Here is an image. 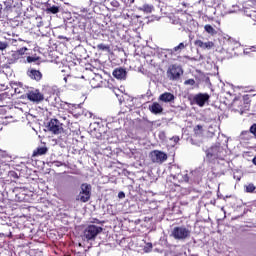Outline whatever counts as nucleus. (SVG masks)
Listing matches in <instances>:
<instances>
[{"mask_svg":"<svg viewBox=\"0 0 256 256\" xmlns=\"http://www.w3.org/2000/svg\"><path fill=\"white\" fill-rule=\"evenodd\" d=\"M184 85H190L191 87H193V85H195V79H188L184 82Z\"/></svg>","mask_w":256,"mask_h":256,"instance_id":"obj_29","label":"nucleus"},{"mask_svg":"<svg viewBox=\"0 0 256 256\" xmlns=\"http://www.w3.org/2000/svg\"><path fill=\"white\" fill-rule=\"evenodd\" d=\"M170 140L173 141L175 145H177V143L180 141V138L179 136H173Z\"/></svg>","mask_w":256,"mask_h":256,"instance_id":"obj_33","label":"nucleus"},{"mask_svg":"<svg viewBox=\"0 0 256 256\" xmlns=\"http://www.w3.org/2000/svg\"><path fill=\"white\" fill-rule=\"evenodd\" d=\"M150 158L152 163H165V161L167 160V153L161 150H153L150 153Z\"/></svg>","mask_w":256,"mask_h":256,"instance_id":"obj_8","label":"nucleus"},{"mask_svg":"<svg viewBox=\"0 0 256 256\" xmlns=\"http://www.w3.org/2000/svg\"><path fill=\"white\" fill-rule=\"evenodd\" d=\"M185 47H187V44L181 42L179 44V46L174 47L173 51H175L177 53L178 51H183V49H185Z\"/></svg>","mask_w":256,"mask_h":256,"instance_id":"obj_24","label":"nucleus"},{"mask_svg":"<svg viewBox=\"0 0 256 256\" xmlns=\"http://www.w3.org/2000/svg\"><path fill=\"white\" fill-rule=\"evenodd\" d=\"M166 75L170 81H179V79H181V75H183V68L175 64L170 65Z\"/></svg>","mask_w":256,"mask_h":256,"instance_id":"obj_3","label":"nucleus"},{"mask_svg":"<svg viewBox=\"0 0 256 256\" xmlns=\"http://www.w3.org/2000/svg\"><path fill=\"white\" fill-rule=\"evenodd\" d=\"M64 81L65 83H67L68 81H71V76H65Z\"/></svg>","mask_w":256,"mask_h":256,"instance_id":"obj_36","label":"nucleus"},{"mask_svg":"<svg viewBox=\"0 0 256 256\" xmlns=\"http://www.w3.org/2000/svg\"><path fill=\"white\" fill-rule=\"evenodd\" d=\"M170 173H171V177H173V179H177L179 181V179H181V168H179V166L177 165H173L172 167H170Z\"/></svg>","mask_w":256,"mask_h":256,"instance_id":"obj_15","label":"nucleus"},{"mask_svg":"<svg viewBox=\"0 0 256 256\" xmlns=\"http://www.w3.org/2000/svg\"><path fill=\"white\" fill-rule=\"evenodd\" d=\"M48 131L54 135H59L63 133V124L57 119H51L48 123Z\"/></svg>","mask_w":256,"mask_h":256,"instance_id":"obj_9","label":"nucleus"},{"mask_svg":"<svg viewBox=\"0 0 256 256\" xmlns=\"http://www.w3.org/2000/svg\"><path fill=\"white\" fill-rule=\"evenodd\" d=\"M113 76L115 77V79H126L127 77V71L123 68H116L113 71Z\"/></svg>","mask_w":256,"mask_h":256,"instance_id":"obj_14","label":"nucleus"},{"mask_svg":"<svg viewBox=\"0 0 256 256\" xmlns=\"http://www.w3.org/2000/svg\"><path fill=\"white\" fill-rule=\"evenodd\" d=\"M98 49H100L101 51H107V49H109V47H107L105 44H98Z\"/></svg>","mask_w":256,"mask_h":256,"instance_id":"obj_31","label":"nucleus"},{"mask_svg":"<svg viewBox=\"0 0 256 256\" xmlns=\"http://www.w3.org/2000/svg\"><path fill=\"white\" fill-rule=\"evenodd\" d=\"M252 163L256 165V156L253 158Z\"/></svg>","mask_w":256,"mask_h":256,"instance_id":"obj_40","label":"nucleus"},{"mask_svg":"<svg viewBox=\"0 0 256 256\" xmlns=\"http://www.w3.org/2000/svg\"><path fill=\"white\" fill-rule=\"evenodd\" d=\"M58 12H59V6H52L46 9V13H52L53 15H56V13Z\"/></svg>","mask_w":256,"mask_h":256,"instance_id":"obj_21","label":"nucleus"},{"mask_svg":"<svg viewBox=\"0 0 256 256\" xmlns=\"http://www.w3.org/2000/svg\"><path fill=\"white\" fill-rule=\"evenodd\" d=\"M204 31H206V33H209V35H217V30H215V28H213V26L206 24L204 26Z\"/></svg>","mask_w":256,"mask_h":256,"instance_id":"obj_19","label":"nucleus"},{"mask_svg":"<svg viewBox=\"0 0 256 256\" xmlns=\"http://www.w3.org/2000/svg\"><path fill=\"white\" fill-rule=\"evenodd\" d=\"M9 157V154H7V151L0 150V161L1 159H7Z\"/></svg>","mask_w":256,"mask_h":256,"instance_id":"obj_28","label":"nucleus"},{"mask_svg":"<svg viewBox=\"0 0 256 256\" xmlns=\"http://www.w3.org/2000/svg\"><path fill=\"white\" fill-rule=\"evenodd\" d=\"M148 109L153 115H161L163 113V106L159 102H153L149 105Z\"/></svg>","mask_w":256,"mask_h":256,"instance_id":"obj_12","label":"nucleus"},{"mask_svg":"<svg viewBox=\"0 0 256 256\" xmlns=\"http://www.w3.org/2000/svg\"><path fill=\"white\" fill-rule=\"evenodd\" d=\"M22 60H23V57L20 56L18 52H14L12 54V58H11L12 63H17V61H22Z\"/></svg>","mask_w":256,"mask_h":256,"instance_id":"obj_20","label":"nucleus"},{"mask_svg":"<svg viewBox=\"0 0 256 256\" xmlns=\"http://www.w3.org/2000/svg\"><path fill=\"white\" fill-rule=\"evenodd\" d=\"M26 97L32 103H41V101H45V96L43 93H41V91H39V89L29 90L26 93Z\"/></svg>","mask_w":256,"mask_h":256,"instance_id":"obj_7","label":"nucleus"},{"mask_svg":"<svg viewBox=\"0 0 256 256\" xmlns=\"http://www.w3.org/2000/svg\"><path fill=\"white\" fill-rule=\"evenodd\" d=\"M251 134L256 137V123L250 127V131L242 132L241 139H251Z\"/></svg>","mask_w":256,"mask_h":256,"instance_id":"obj_16","label":"nucleus"},{"mask_svg":"<svg viewBox=\"0 0 256 256\" xmlns=\"http://www.w3.org/2000/svg\"><path fill=\"white\" fill-rule=\"evenodd\" d=\"M194 45L196 47H199L200 49H204V50H210L213 49V47H215V43H213V41H207V42H203L202 40H196L194 41Z\"/></svg>","mask_w":256,"mask_h":256,"instance_id":"obj_10","label":"nucleus"},{"mask_svg":"<svg viewBox=\"0 0 256 256\" xmlns=\"http://www.w3.org/2000/svg\"><path fill=\"white\" fill-rule=\"evenodd\" d=\"M221 146H213L206 152V158L208 161H215V159H223L225 152H222Z\"/></svg>","mask_w":256,"mask_h":256,"instance_id":"obj_4","label":"nucleus"},{"mask_svg":"<svg viewBox=\"0 0 256 256\" xmlns=\"http://www.w3.org/2000/svg\"><path fill=\"white\" fill-rule=\"evenodd\" d=\"M28 77H30V79H33L34 81H41V79H43V74H41V72L39 70H29L27 72Z\"/></svg>","mask_w":256,"mask_h":256,"instance_id":"obj_13","label":"nucleus"},{"mask_svg":"<svg viewBox=\"0 0 256 256\" xmlns=\"http://www.w3.org/2000/svg\"><path fill=\"white\" fill-rule=\"evenodd\" d=\"M48 149L47 147H38L34 152L33 156L37 157V155H45L47 153Z\"/></svg>","mask_w":256,"mask_h":256,"instance_id":"obj_18","label":"nucleus"},{"mask_svg":"<svg viewBox=\"0 0 256 256\" xmlns=\"http://www.w3.org/2000/svg\"><path fill=\"white\" fill-rule=\"evenodd\" d=\"M178 181H185L187 183L189 182V176L187 174H181V179H178Z\"/></svg>","mask_w":256,"mask_h":256,"instance_id":"obj_30","label":"nucleus"},{"mask_svg":"<svg viewBox=\"0 0 256 256\" xmlns=\"http://www.w3.org/2000/svg\"><path fill=\"white\" fill-rule=\"evenodd\" d=\"M27 51H28L27 47H22L19 50H17L16 53L20 54V57H23V55H25V52Z\"/></svg>","mask_w":256,"mask_h":256,"instance_id":"obj_26","label":"nucleus"},{"mask_svg":"<svg viewBox=\"0 0 256 256\" xmlns=\"http://www.w3.org/2000/svg\"><path fill=\"white\" fill-rule=\"evenodd\" d=\"M9 47V43L7 42H0V51H5Z\"/></svg>","mask_w":256,"mask_h":256,"instance_id":"obj_27","label":"nucleus"},{"mask_svg":"<svg viewBox=\"0 0 256 256\" xmlns=\"http://www.w3.org/2000/svg\"><path fill=\"white\" fill-rule=\"evenodd\" d=\"M158 100L162 101V103H173L175 95L171 92H164L159 96Z\"/></svg>","mask_w":256,"mask_h":256,"instance_id":"obj_11","label":"nucleus"},{"mask_svg":"<svg viewBox=\"0 0 256 256\" xmlns=\"http://www.w3.org/2000/svg\"><path fill=\"white\" fill-rule=\"evenodd\" d=\"M244 13H245L246 17H249L250 19H252V21H254L253 25H255L256 11L253 10V8L246 7L244 9Z\"/></svg>","mask_w":256,"mask_h":256,"instance_id":"obj_17","label":"nucleus"},{"mask_svg":"<svg viewBox=\"0 0 256 256\" xmlns=\"http://www.w3.org/2000/svg\"><path fill=\"white\" fill-rule=\"evenodd\" d=\"M251 51H255V46H252L251 48L244 49V53L246 55H249V53H251Z\"/></svg>","mask_w":256,"mask_h":256,"instance_id":"obj_32","label":"nucleus"},{"mask_svg":"<svg viewBox=\"0 0 256 256\" xmlns=\"http://www.w3.org/2000/svg\"><path fill=\"white\" fill-rule=\"evenodd\" d=\"M256 187L253 183H250L245 186L246 193H253L255 191Z\"/></svg>","mask_w":256,"mask_h":256,"instance_id":"obj_22","label":"nucleus"},{"mask_svg":"<svg viewBox=\"0 0 256 256\" xmlns=\"http://www.w3.org/2000/svg\"><path fill=\"white\" fill-rule=\"evenodd\" d=\"M211 95L208 93H198L195 94L191 99V105H197L198 107H203L209 103Z\"/></svg>","mask_w":256,"mask_h":256,"instance_id":"obj_6","label":"nucleus"},{"mask_svg":"<svg viewBox=\"0 0 256 256\" xmlns=\"http://www.w3.org/2000/svg\"><path fill=\"white\" fill-rule=\"evenodd\" d=\"M234 179H236V181H241V177L234 176Z\"/></svg>","mask_w":256,"mask_h":256,"instance_id":"obj_39","label":"nucleus"},{"mask_svg":"<svg viewBox=\"0 0 256 256\" xmlns=\"http://www.w3.org/2000/svg\"><path fill=\"white\" fill-rule=\"evenodd\" d=\"M35 61H37V58L31 57V56H28V57H27V62H28V63H35Z\"/></svg>","mask_w":256,"mask_h":256,"instance_id":"obj_34","label":"nucleus"},{"mask_svg":"<svg viewBox=\"0 0 256 256\" xmlns=\"http://www.w3.org/2000/svg\"><path fill=\"white\" fill-rule=\"evenodd\" d=\"M103 233V228L95 224L88 225L83 232L82 239L83 241H95L97 235Z\"/></svg>","mask_w":256,"mask_h":256,"instance_id":"obj_1","label":"nucleus"},{"mask_svg":"<svg viewBox=\"0 0 256 256\" xmlns=\"http://www.w3.org/2000/svg\"><path fill=\"white\" fill-rule=\"evenodd\" d=\"M91 184L83 183L80 186V192L76 197V201H80L81 203H87L89 199H91Z\"/></svg>","mask_w":256,"mask_h":256,"instance_id":"obj_2","label":"nucleus"},{"mask_svg":"<svg viewBox=\"0 0 256 256\" xmlns=\"http://www.w3.org/2000/svg\"><path fill=\"white\" fill-rule=\"evenodd\" d=\"M172 236L174 237V239H179L180 241H183L191 237V230L184 226L174 227V229L172 230Z\"/></svg>","mask_w":256,"mask_h":256,"instance_id":"obj_5","label":"nucleus"},{"mask_svg":"<svg viewBox=\"0 0 256 256\" xmlns=\"http://www.w3.org/2000/svg\"><path fill=\"white\" fill-rule=\"evenodd\" d=\"M0 35H1V28H0Z\"/></svg>","mask_w":256,"mask_h":256,"instance_id":"obj_41","label":"nucleus"},{"mask_svg":"<svg viewBox=\"0 0 256 256\" xmlns=\"http://www.w3.org/2000/svg\"><path fill=\"white\" fill-rule=\"evenodd\" d=\"M118 197L119 199H125V192H119Z\"/></svg>","mask_w":256,"mask_h":256,"instance_id":"obj_35","label":"nucleus"},{"mask_svg":"<svg viewBox=\"0 0 256 256\" xmlns=\"http://www.w3.org/2000/svg\"><path fill=\"white\" fill-rule=\"evenodd\" d=\"M142 10L145 12V13H151L153 11V6L149 5V4H144L142 6Z\"/></svg>","mask_w":256,"mask_h":256,"instance_id":"obj_23","label":"nucleus"},{"mask_svg":"<svg viewBox=\"0 0 256 256\" xmlns=\"http://www.w3.org/2000/svg\"><path fill=\"white\" fill-rule=\"evenodd\" d=\"M14 91H15V93H18V94L23 93V92L21 91V88H14Z\"/></svg>","mask_w":256,"mask_h":256,"instance_id":"obj_37","label":"nucleus"},{"mask_svg":"<svg viewBox=\"0 0 256 256\" xmlns=\"http://www.w3.org/2000/svg\"><path fill=\"white\" fill-rule=\"evenodd\" d=\"M112 5H113V7H118L119 6V2H117V1L112 2Z\"/></svg>","mask_w":256,"mask_h":256,"instance_id":"obj_38","label":"nucleus"},{"mask_svg":"<svg viewBox=\"0 0 256 256\" xmlns=\"http://www.w3.org/2000/svg\"><path fill=\"white\" fill-rule=\"evenodd\" d=\"M194 133H195V135H203V126L197 125L194 128Z\"/></svg>","mask_w":256,"mask_h":256,"instance_id":"obj_25","label":"nucleus"}]
</instances>
